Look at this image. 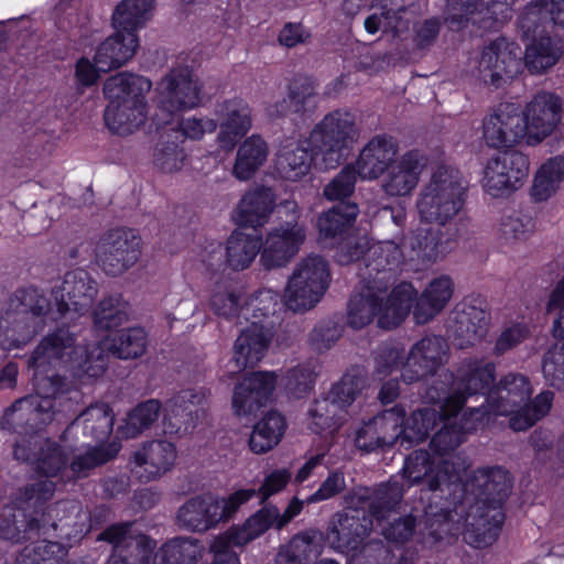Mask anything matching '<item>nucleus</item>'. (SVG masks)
I'll use <instances>...</instances> for the list:
<instances>
[{
    "label": "nucleus",
    "instance_id": "39448f33",
    "mask_svg": "<svg viewBox=\"0 0 564 564\" xmlns=\"http://www.w3.org/2000/svg\"><path fill=\"white\" fill-rule=\"evenodd\" d=\"M531 394L532 387L527 377L509 373L489 391L486 405L464 413L462 427L468 433L488 425L491 415H510V427L524 431L546 415L553 403V393L544 391L528 404Z\"/></svg>",
    "mask_w": 564,
    "mask_h": 564
},
{
    "label": "nucleus",
    "instance_id": "0eeeda50",
    "mask_svg": "<svg viewBox=\"0 0 564 564\" xmlns=\"http://www.w3.org/2000/svg\"><path fill=\"white\" fill-rule=\"evenodd\" d=\"M372 525V519L365 516L360 519L357 510L351 514H337L336 520L330 521L325 538L314 529L299 533L279 551L276 563L307 564L321 554L324 541L340 553L357 551Z\"/></svg>",
    "mask_w": 564,
    "mask_h": 564
},
{
    "label": "nucleus",
    "instance_id": "e433bc0d",
    "mask_svg": "<svg viewBox=\"0 0 564 564\" xmlns=\"http://www.w3.org/2000/svg\"><path fill=\"white\" fill-rule=\"evenodd\" d=\"M454 293V282L448 275L433 279L417 297L413 310L416 324H425L433 319L447 305Z\"/></svg>",
    "mask_w": 564,
    "mask_h": 564
},
{
    "label": "nucleus",
    "instance_id": "6e6d98bb",
    "mask_svg": "<svg viewBox=\"0 0 564 564\" xmlns=\"http://www.w3.org/2000/svg\"><path fill=\"white\" fill-rule=\"evenodd\" d=\"M129 316V305L120 296L104 299L94 311V323L99 329H112L123 324Z\"/></svg>",
    "mask_w": 564,
    "mask_h": 564
},
{
    "label": "nucleus",
    "instance_id": "6ab92c4d",
    "mask_svg": "<svg viewBox=\"0 0 564 564\" xmlns=\"http://www.w3.org/2000/svg\"><path fill=\"white\" fill-rule=\"evenodd\" d=\"M285 214V224L273 228L267 236L261 249V262L268 269L286 265L300 251L306 239L305 228L299 224V206L294 200H286L278 209Z\"/></svg>",
    "mask_w": 564,
    "mask_h": 564
},
{
    "label": "nucleus",
    "instance_id": "4d7b16f0",
    "mask_svg": "<svg viewBox=\"0 0 564 564\" xmlns=\"http://www.w3.org/2000/svg\"><path fill=\"white\" fill-rule=\"evenodd\" d=\"M121 448L120 443L112 442L108 446L89 448L83 455H76L70 463L73 477H85L88 471L99 465H102L117 456Z\"/></svg>",
    "mask_w": 564,
    "mask_h": 564
},
{
    "label": "nucleus",
    "instance_id": "cd10ccee",
    "mask_svg": "<svg viewBox=\"0 0 564 564\" xmlns=\"http://www.w3.org/2000/svg\"><path fill=\"white\" fill-rule=\"evenodd\" d=\"M214 113L219 127L217 140L226 150L234 149L252 127L251 108L242 98L234 97L218 102Z\"/></svg>",
    "mask_w": 564,
    "mask_h": 564
},
{
    "label": "nucleus",
    "instance_id": "de8ad7c7",
    "mask_svg": "<svg viewBox=\"0 0 564 564\" xmlns=\"http://www.w3.org/2000/svg\"><path fill=\"white\" fill-rule=\"evenodd\" d=\"M268 154V144L260 135L252 134L247 138L238 149L232 169L234 175L241 181L251 178L257 170L264 164Z\"/></svg>",
    "mask_w": 564,
    "mask_h": 564
},
{
    "label": "nucleus",
    "instance_id": "0e129e2a",
    "mask_svg": "<svg viewBox=\"0 0 564 564\" xmlns=\"http://www.w3.org/2000/svg\"><path fill=\"white\" fill-rule=\"evenodd\" d=\"M357 172L351 165L345 166L339 174L325 186L324 195L329 200H340L350 196L355 189Z\"/></svg>",
    "mask_w": 564,
    "mask_h": 564
},
{
    "label": "nucleus",
    "instance_id": "a18cd8bd",
    "mask_svg": "<svg viewBox=\"0 0 564 564\" xmlns=\"http://www.w3.org/2000/svg\"><path fill=\"white\" fill-rule=\"evenodd\" d=\"M278 508L267 506L257 511L240 527H232L219 534L234 546H243L262 535L271 527L276 528Z\"/></svg>",
    "mask_w": 564,
    "mask_h": 564
},
{
    "label": "nucleus",
    "instance_id": "473e14b6",
    "mask_svg": "<svg viewBox=\"0 0 564 564\" xmlns=\"http://www.w3.org/2000/svg\"><path fill=\"white\" fill-rule=\"evenodd\" d=\"M489 326V314L484 308L462 303L457 305L448 326L449 337L459 348L474 345L482 339Z\"/></svg>",
    "mask_w": 564,
    "mask_h": 564
},
{
    "label": "nucleus",
    "instance_id": "393cba45",
    "mask_svg": "<svg viewBox=\"0 0 564 564\" xmlns=\"http://www.w3.org/2000/svg\"><path fill=\"white\" fill-rule=\"evenodd\" d=\"M520 69V46L506 39H498L482 51L476 76L484 83L498 87L503 78L516 76Z\"/></svg>",
    "mask_w": 564,
    "mask_h": 564
},
{
    "label": "nucleus",
    "instance_id": "4be33fe9",
    "mask_svg": "<svg viewBox=\"0 0 564 564\" xmlns=\"http://www.w3.org/2000/svg\"><path fill=\"white\" fill-rule=\"evenodd\" d=\"M112 545L108 564H151L156 542L148 535L134 534L131 523L113 524L98 536Z\"/></svg>",
    "mask_w": 564,
    "mask_h": 564
},
{
    "label": "nucleus",
    "instance_id": "1a4fd4ad",
    "mask_svg": "<svg viewBox=\"0 0 564 564\" xmlns=\"http://www.w3.org/2000/svg\"><path fill=\"white\" fill-rule=\"evenodd\" d=\"M151 88L152 82L141 75L122 72L110 76L104 84L108 129L119 135L139 130L148 118L147 95Z\"/></svg>",
    "mask_w": 564,
    "mask_h": 564
},
{
    "label": "nucleus",
    "instance_id": "bb28decb",
    "mask_svg": "<svg viewBox=\"0 0 564 564\" xmlns=\"http://www.w3.org/2000/svg\"><path fill=\"white\" fill-rule=\"evenodd\" d=\"M520 116L528 142H541L561 122L562 102L554 94L540 93L527 104Z\"/></svg>",
    "mask_w": 564,
    "mask_h": 564
},
{
    "label": "nucleus",
    "instance_id": "5701e85b",
    "mask_svg": "<svg viewBox=\"0 0 564 564\" xmlns=\"http://www.w3.org/2000/svg\"><path fill=\"white\" fill-rule=\"evenodd\" d=\"M512 4L513 0H447L445 21L452 30L469 21L492 29L510 17Z\"/></svg>",
    "mask_w": 564,
    "mask_h": 564
},
{
    "label": "nucleus",
    "instance_id": "20e7f679",
    "mask_svg": "<svg viewBox=\"0 0 564 564\" xmlns=\"http://www.w3.org/2000/svg\"><path fill=\"white\" fill-rule=\"evenodd\" d=\"M96 294V282L82 269L67 272L61 284L52 289L50 300L35 289L19 292L10 304L15 312L14 326L0 335L1 347L11 350L25 345L36 333V319L41 316L55 321L66 314H85Z\"/></svg>",
    "mask_w": 564,
    "mask_h": 564
},
{
    "label": "nucleus",
    "instance_id": "7ed1b4c3",
    "mask_svg": "<svg viewBox=\"0 0 564 564\" xmlns=\"http://www.w3.org/2000/svg\"><path fill=\"white\" fill-rule=\"evenodd\" d=\"M467 187L462 173L453 166L438 165L432 171L415 203L421 226L402 243L404 252L409 250L410 260L435 263L453 250V240L444 230L426 226L451 224L465 206Z\"/></svg>",
    "mask_w": 564,
    "mask_h": 564
},
{
    "label": "nucleus",
    "instance_id": "6e6552de",
    "mask_svg": "<svg viewBox=\"0 0 564 564\" xmlns=\"http://www.w3.org/2000/svg\"><path fill=\"white\" fill-rule=\"evenodd\" d=\"M415 295L416 290L408 282L390 293L384 286L359 282L348 304L347 323L359 329L376 321L378 327L393 329L408 317Z\"/></svg>",
    "mask_w": 564,
    "mask_h": 564
},
{
    "label": "nucleus",
    "instance_id": "58836bf2",
    "mask_svg": "<svg viewBox=\"0 0 564 564\" xmlns=\"http://www.w3.org/2000/svg\"><path fill=\"white\" fill-rule=\"evenodd\" d=\"M274 206V192L269 187H258L241 198L234 219L239 226L256 228L268 221Z\"/></svg>",
    "mask_w": 564,
    "mask_h": 564
},
{
    "label": "nucleus",
    "instance_id": "338daca9",
    "mask_svg": "<svg viewBox=\"0 0 564 564\" xmlns=\"http://www.w3.org/2000/svg\"><path fill=\"white\" fill-rule=\"evenodd\" d=\"M292 474L286 468L274 469L265 475L261 486L258 490L253 489L260 497L261 502L267 501L270 497L281 492L288 486Z\"/></svg>",
    "mask_w": 564,
    "mask_h": 564
},
{
    "label": "nucleus",
    "instance_id": "f3484780",
    "mask_svg": "<svg viewBox=\"0 0 564 564\" xmlns=\"http://www.w3.org/2000/svg\"><path fill=\"white\" fill-rule=\"evenodd\" d=\"M362 379L352 370L335 383L329 395L316 399L307 412V426L316 434L332 435L345 419V410L349 406L362 388Z\"/></svg>",
    "mask_w": 564,
    "mask_h": 564
},
{
    "label": "nucleus",
    "instance_id": "a19ab883",
    "mask_svg": "<svg viewBox=\"0 0 564 564\" xmlns=\"http://www.w3.org/2000/svg\"><path fill=\"white\" fill-rule=\"evenodd\" d=\"M206 546L192 536L167 540L154 552L153 564H206Z\"/></svg>",
    "mask_w": 564,
    "mask_h": 564
},
{
    "label": "nucleus",
    "instance_id": "8fccbe9b",
    "mask_svg": "<svg viewBox=\"0 0 564 564\" xmlns=\"http://www.w3.org/2000/svg\"><path fill=\"white\" fill-rule=\"evenodd\" d=\"M286 430L285 419L278 412L268 413L253 427L249 447L254 454H264L274 448Z\"/></svg>",
    "mask_w": 564,
    "mask_h": 564
},
{
    "label": "nucleus",
    "instance_id": "ddd939ff",
    "mask_svg": "<svg viewBox=\"0 0 564 564\" xmlns=\"http://www.w3.org/2000/svg\"><path fill=\"white\" fill-rule=\"evenodd\" d=\"M328 262L319 256H307L293 269L284 290L285 306L293 312L313 308L330 284Z\"/></svg>",
    "mask_w": 564,
    "mask_h": 564
},
{
    "label": "nucleus",
    "instance_id": "37998d69",
    "mask_svg": "<svg viewBox=\"0 0 564 564\" xmlns=\"http://www.w3.org/2000/svg\"><path fill=\"white\" fill-rule=\"evenodd\" d=\"M551 24L564 25V0H534L523 10L519 26L525 36Z\"/></svg>",
    "mask_w": 564,
    "mask_h": 564
},
{
    "label": "nucleus",
    "instance_id": "052dcab7",
    "mask_svg": "<svg viewBox=\"0 0 564 564\" xmlns=\"http://www.w3.org/2000/svg\"><path fill=\"white\" fill-rule=\"evenodd\" d=\"M279 294L272 290H261L253 295L249 302L241 306L242 317L248 322L260 321L261 317H267L275 313L279 305Z\"/></svg>",
    "mask_w": 564,
    "mask_h": 564
},
{
    "label": "nucleus",
    "instance_id": "f8f14e48",
    "mask_svg": "<svg viewBox=\"0 0 564 564\" xmlns=\"http://www.w3.org/2000/svg\"><path fill=\"white\" fill-rule=\"evenodd\" d=\"M67 511L65 519L53 524L61 531V539L66 544L51 541H40L28 545L18 556L15 564H65L68 549L78 543L90 530L88 514L75 503H59L57 510Z\"/></svg>",
    "mask_w": 564,
    "mask_h": 564
},
{
    "label": "nucleus",
    "instance_id": "e2e57ef3",
    "mask_svg": "<svg viewBox=\"0 0 564 564\" xmlns=\"http://www.w3.org/2000/svg\"><path fill=\"white\" fill-rule=\"evenodd\" d=\"M34 464L40 474H43L47 478L55 477L65 468L66 457L61 446L52 442H46L45 447L41 448L40 455Z\"/></svg>",
    "mask_w": 564,
    "mask_h": 564
},
{
    "label": "nucleus",
    "instance_id": "c756f323",
    "mask_svg": "<svg viewBox=\"0 0 564 564\" xmlns=\"http://www.w3.org/2000/svg\"><path fill=\"white\" fill-rule=\"evenodd\" d=\"M399 153V143L388 134L371 138L361 149L356 162L351 165L361 180L379 178L394 162Z\"/></svg>",
    "mask_w": 564,
    "mask_h": 564
},
{
    "label": "nucleus",
    "instance_id": "5fc2aeb1",
    "mask_svg": "<svg viewBox=\"0 0 564 564\" xmlns=\"http://www.w3.org/2000/svg\"><path fill=\"white\" fill-rule=\"evenodd\" d=\"M161 403L151 399L137 405L128 415L121 434L126 438H134L144 430L149 429L159 417Z\"/></svg>",
    "mask_w": 564,
    "mask_h": 564
},
{
    "label": "nucleus",
    "instance_id": "ea45409f",
    "mask_svg": "<svg viewBox=\"0 0 564 564\" xmlns=\"http://www.w3.org/2000/svg\"><path fill=\"white\" fill-rule=\"evenodd\" d=\"M528 41L524 63L531 73L540 74L554 66L562 56V44L558 40L552 39L546 31L536 29L529 36L523 34Z\"/></svg>",
    "mask_w": 564,
    "mask_h": 564
},
{
    "label": "nucleus",
    "instance_id": "423d86ee",
    "mask_svg": "<svg viewBox=\"0 0 564 564\" xmlns=\"http://www.w3.org/2000/svg\"><path fill=\"white\" fill-rule=\"evenodd\" d=\"M495 380V362L468 358L459 365L455 376L449 371L442 372L437 384L427 389L425 400L436 408L441 423L459 429L464 424V414L458 419V413L467 399L491 388Z\"/></svg>",
    "mask_w": 564,
    "mask_h": 564
},
{
    "label": "nucleus",
    "instance_id": "2eb2a0df",
    "mask_svg": "<svg viewBox=\"0 0 564 564\" xmlns=\"http://www.w3.org/2000/svg\"><path fill=\"white\" fill-rule=\"evenodd\" d=\"M359 135L355 115L347 110H335L326 115L308 135L307 144L313 153L321 154L325 169L335 167Z\"/></svg>",
    "mask_w": 564,
    "mask_h": 564
},
{
    "label": "nucleus",
    "instance_id": "3c124183",
    "mask_svg": "<svg viewBox=\"0 0 564 564\" xmlns=\"http://www.w3.org/2000/svg\"><path fill=\"white\" fill-rule=\"evenodd\" d=\"M260 251L258 236L236 230L227 240L226 264L235 271L247 269Z\"/></svg>",
    "mask_w": 564,
    "mask_h": 564
},
{
    "label": "nucleus",
    "instance_id": "680f3d73",
    "mask_svg": "<svg viewBox=\"0 0 564 564\" xmlns=\"http://www.w3.org/2000/svg\"><path fill=\"white\" fill-rule=\"evenodd\" d=\"M315 377V365L305 364L290 370L282 380L291 395L301 398L313 389Z\"/></svg>",
    "mask_w": 564,
    "mask_h": 564
},
{
    "label": "nucleus",
    "instance_id": "c03bdc74",
    "mask_svg": "<svg viewBox=\"0 0 564 564\" xmlns=\"http://www.w3.org/2000/svg\"><path fill=\"white\" fill-rule=\"evenodd\" d=\"M380 13H372L365 21V29L370 34L378 31L402 32L409 28L412 8H404L402 0H379Z\"/></svg>",
    "mask_w": 564,
    "mask_h": 564
},
{
    "label": "nucleus",
    "instance_id": "c9c22d12",
    "mask_svg": "<svg viewBox=\"0 0 564 564\" xmlns=\"http://www.w3.org/2000/svg\"><path fill=\"white\" fill-rule=\"evenodd\" d=\"M272 337L271 329L259 321H251L238 336L234 346V372L240 371L259 362L269 346Z\"/></svg>",
    "mask_w": 564,
    "mask_h": 564
},
{
    "label": "nucleus",
    "instance_id": "864d4df0",
    "mask_svg": "<svg viewBox=\"0 0 564 564\" xmlns=\"http://www.w3.org/2000/svg\"><path fill=\"white\" fill-rule=\"evenodd\" d=\"M370 499V517L376 520L377 527L381 528L382 534L387 540L393 542H404L413 534V517H405L404 519H400L398 522H393L390 527L386 528L383 525V521L390 517V513L395 506L389 509L384 501H378L376 499V492Z\"/></svg>",
    "mask_w": 564,
    "mask_h": 564
},
{
    "label": "nucleus",
    "instance_id": "b1692460",
    "mask_svg": "<svg viewBox=\"0 0 564 564\" xmlns=\"http://www.w3.org/2000/svg\"><path fill=\"white\" fill-rule=\"evenodd\" d=\"M141 256V238L130 229H117L107 235L98 246L97 262L111 275L123 273Z\"/></svg>",
    "mask_w": 564,
    "mask_h": 564
},
{
    "label": "nucleus",
    "instance_id": "a211bd4d",
    "mask_svg": "<svg viewBox=\"0 0 564 564\" xmlns=\"http://www.w3.org/2000/svg\"><path fill=\"white\" fill-rule=\"evenodd\" d=\"M358 213L356 204L343 203L321 215L317 220L321 239H338L335 258L343 265L359 260V256L368 245L367 237L349 232Z\"/></svg>",
    "mask_w": 564,
    "mask_h": 564
},
{
    "label": "nucleus",
    "instance_id": "72a5a7b5",
    "mask_svg": "<svg viewBox=\"0 0 564 564\" xmlns=\"http://www.w3.org/2000/svg\"><path fill=\"white\" fill-rule=\"evenodd\" d=\"M427 165V158L413 150L404 153L387 171L382 188L390 196H406L416 187L422 172Z\"/></svg>",
    "mask_w": 564,
    "mask_h": 564
},
{
    "label": "nucleus",
    "instance_id": "4468645a",
    "mask_svg": "<svg viewBox=\"0 0 564 564\" xmlns=\"http://www.w3.org/2000/svg\"><path fill=\"white\" fill-rule=\"evenodd\" d=\"M254 494V490L239 489L228 498L210 494L193 497L178 509L177 524L192 532H206L228 520Z\"/></svg>",
    "mask_w": 564,
    "mask_h": 564
},
{
    "label": "nucleus",
    "instance_id": "69168bd1",
    "mask_svg": "<svg viewBox=\"0 0 564 564\" xmlns=\"http://www.w3.org/2000/svg\"><path fill=\"white\" fill-rule=\"evenodd\" d=\"M217 129V122L209 117L189 116L182 118L177 123V130L185 139L200 140L207 133H213Z\"/></svg>",
    "mask_w": 564,
    "mask_h": 564
},
{
    "label": "nucleus",
    "instance_id": "a878e982",
    "mask_svg": "<svg viewBox=\"0 0 564 564\" xmlns=\"http://www.w3.org/2000/svg\"><path fill=\"white\" fill-rule=\"evenodd\" d=\"M362 257L365 268L360 273V282L377 286H389L394 281L402 258V252L393 241H380L367 245L359 259Z\"/></svg>",
    "mask_w": 564,
    "mask_h": 564
},
{
    "label": "nucleus",
    "instance_id": "9d476101",
    "mask_svg": "<svg viewBox=\"0 0 564 564\" xmlns=\"http://www.w3.org/2000/svg\"><path fill=\"white\" fill-rule=\"evenodd\" d=\"M448 345L440 336L424 337L409 351L406 357L397 346L384 347L376 359L375 376L382 380L399 371L403 381L410 383L436 370L447 360Z\"/></svg>",
    "mask_w": 564,
    "mask_h": 564
},
{
    "label": "nucleus",
    "instance_id": "aec40b11",
    "mask_svg": "<svg viewBox=\"0 0 564 564\" xmlns=\"http://www.w3.org/2000/svg\"><path fill=\"white\" fill-rule=\"evenodd\" d=\"M529 175V161L519 152H505L490 158L482 175V187L492 197H506L519 189Z\"/></svg>",
    "mask_w": 564,
    "mask_h": 564
},
{
    "label": "nucleus",
    "instance_id": "49530a36",
    "mask_svg": "<svg viewBox=\"0 0 564 564\" xmlns=\"http://www.w3.org/2000/svg\"><path fill=\"white\" fill-rule=\"evenodd\" d=\"M154 0H121L111 15L116 31L137 34L151 19Z\"/></svg>",
    "mask_w": 564,
    "mask_h": 564
},
{
    "label": "nucleus",
    "instance_id": "774afa93",
    "mask_svg": "<svg viewBox=\"0 0 564 564\" xmlns=\"http://www.w3.org/2000/svg\"><path fill=\"white\" fill-rule=\"evenodd\" d=\"M185 152L177 145H163L156 149L154 164L165 173L180 171L185 162Z\"/></svg>",
    "mask_w": 564,
    "mask_h": 564
},
{
    "label": "nucleus",
    "instance_id": "412c9836",
    "mask_svg": "<svg viewBox=\"0 0 564 564\" xmlns=\"http://www.w3.org/2000/svg\"><path fill=\"white\" fill-rule=\"evenodd\" d=\"M209 393L203 388L184 389L172 397L164 409L163 431L166 434L192 433L205 420Z\"/></svg>",
    "mask_w": 564,
    "mask_h": 564
},
{
    "label": "nucleus",
    "instance_id": "13d9d810",
    "mask_svg": "<svg viewBox=\"0 0 564 564\" xmlns=\"http://www.w3.org/2000/svg\"><path fill=\"white\" fill-rule=\"evenodd\" d=\"M210 308L218 316L232 318L242 316L239 297L228 282L216 283L209 299Z\"/></svg>",
    "mask_w": 564,
    "mask_h": 564
},
{
    "label": "nucleus",
    "instance_id": "9b49d317",
    "mask_svg": "<svg viewBox=\"0 0 564 564\" xmlns=\"http://www.w3.org/2000/svg\"><path fill=\"white\" fill-rule=\"evenodd\" d=\"M155 93L159 112L152 120L156 128L171 123L175 112L197 108L203 100L202 84L187 65L171 68L158 83Z\"/></svg>",
    "mask_w": 564,
    "mask_h": 564
},
{
    "label": "nucleus",
    "instance_id": "7c9ffc66",
    "mask_svg": "<svg viewBox=\"0 0 564 564\" xmlns=\"http://www.w3.org/2000/svg\"><path fill=\"white\" fill-rule=\"evenodd\" d=\"M276 384L274 372L259 371L245 377L234 390L232 409L238 416H249L264 406Z\"/></svg>",
    "mask_w": 564,
    "mask_h": 564
},
{
    "label": "nucleus",
    "instance_id": "f257e3e1",
    "mask_svg": "<svg viewBox=\"0 0 564 564\" xmlns=\"http://www.w3.org/2000/svg\"><path fill=\"white\" fill-rule=\"evenodd\" d=\"M441 424V430L431 441L433 453L413 452L404 462L402 482L391 479L381 485L376 490V499L384 501L390 509L400 502L406 488L421 480H426L433 491L446 487L458 505L434 519L431 525L437 523L442 530H432V538L435 541L442 539V532L456 534L459 520L455 518L462 517L467 509L464 525L471 529H467L465 541L476 549L486 547L497 540L505 521L501 506L510 494V475L501 467H487L476 470L463 481L469 464L462 455L449 453L464 441L466 432L462 426L455 429L447 423Z\"/></svg>",
    "mask_w": 564,
    "mask_h": 564
},
{
    "label": "nucleus",
    "instance_id": "f704fd0d",
    "mask_svg": "<svg viewBox=\"0 0 564 564\" xmlns=\"http://www.w3.org/2000/svg\"><path fill=\"white\" fill-rule=\"evenodd\" d=\"M307 142L308 138L286 139L281 143L275 158V169L282 178L296 182L308 174L313 159L321 154L313 153Z\"/></svg>",
    "mask_w": 564,
    "mask_h": 564
},
{
    "label": "nucleus",
    "instance_id": "4c0bfd02",
    "mask_svg": "<svg viewBox=\"0 0 564 564\" xmlns=\"http://www.w3.org/2000/svg\"><path fill=\"white\" fill-rule=\"evenodd\" d=\"M139 47L137 34L116 31L98 46L94 61L101 72L119 68L130 61Z\"/></svg>",
    "mask_w": 564,
    "mask_h": 564
},
{
    "label": "nucleus",
    "instance_id": "603ef678",
    "mask_svg": "<svg viewBox=\"0 0 564 564\" xmlns=\"http://www.w3.org/2000/svg\"><path fill=\"white\" fill-rule=\"evenodd\" d=\"M564 180V158L561 155L549 159L539 169L532 186V197L542 202L551 197Z\"/></svg>",
    "mask_w": 564,
    "mask_h": 564
},
{
    "label": "nucleus",
    "instance_id": "09e8293b",
    "mask_svg": "<svg viewBox=\"0 0 564 564\" xmlns=\"http://www.w3.org/2000/svg\"><path fill=\"white\" fill-rule=\"evenodd\" d=\"M551 295L549 296L546 310L547 312L561 306L557 318L553 322L552 333L557 339L564 341V301L558 305L549 308ZM543 373L549 383L553 387H560L564 383V343L552 347L545 355L543 365Z\"/></svg>",
    "mask_w": 564,
    "mask_h": 564
},
{
    "label": "nucleus",
    "instance_id": "bf43d9fd",
    "mask_svg": "<svg viewBox=\"0 0 564 564\" xmlns=\"http://www.w3.org/2000/svg\"><path fill=\"white\" fill-rule=\"evenodd\" d=\"M21 516L22 519L14 516L12 522L4 518L0 520V538L13 543H21L40 535L42 528L39 521L36 519L26 520L24 514Z\"/></svg>",
    "mask_w": 564,
    "mask_h": 564
},
{
    "label": "nucleus",
    "instance_id": "f03ea898",
    "mask_svg": "<svg viewBox=\"0 0 564 564\" xmlns=\"http://www.w3.org/2000/svg\"><path fill=\"white\" fill-rule=\"evenodd\" d=\"M148 336L143 328L131 327L113 338H106L91 347L75 346L68 330L59 329L46 336L34 350L30 366L34 369L36 393L18 400L9 408L8 422L26 419L32 430H39L54 417V395L58 391L51 376H44L48 367L65 368L80 381L97 378L106 369L104 351L107 349L120 359H134L145 352Z\"/></svg>",
    "mask_w": 564,
    "mask_h": 564
},
{
    "label": "nucleus",
    "instance_id": "2f4dec72",
    "mask_svg": "<svg viewBox=\"0 0 564 564\" xmlns=\"http://www.w3.org/2000/svg\"><path fill=\"white\" fill-rule=\"evenodd\" d=\"M176 460L174 443L165 440L147 442L133 454V471L143 480H154L172 470Z\"/></svg>",
    "mask_w": 564,
    "mask_h": 564
},
{
    "label": "nucleus",
    "instance_id": "dca6fc26",
    "mask_svg": "<svg viewBox=\"0 0 564 564\" xmlns=\"http://www.w3.org/2000/svg\"><path fill=\"white\" fill-rule=\"evenodd\" d=\"M405 411L402 406L397 405L383 411L373 417L380 436H375L372 444H383L387 446L400 442L402 446L412 443H419L429 435L440 422L436 408L424 406L414 411L404 425Z\"/></svg>",
    "mask_w": 564,
    "mask_h": 564
},
{
    "label": "nucleus",
    "instance_id": "79ce46f5",
    "mask_svg": "<svg viewBox=\"0 0 564 564\" xmlns=\"http://www.w3.org/2000/svg\"><path fill=\"white\" fill-rule=\"evenodd\" d=\"M113 426V413L108 404L98 403L83 411L66 429L63 437L66 440L82 431L84 436L95 441L106 440Z\"/></svg>",
    "mask_w": 564,
    "mask_h": 564
},
{
    "label": "nucleus",
    "instance_id": "c85d7f7f",
    "mask_svg": "<svg viewBox=\"0 0 564 564\" xmlns=\"http://www.w3.org/2000/svg\"><path fill=\"white\" fill-rule=\"evenodd\" d=\"M522 118L512 104L500 105L482 123V138L490 148H511L523 138Z\"/></svg>",
    "mask_w": 564,
    "mask_h": 564
}]
</instances>
